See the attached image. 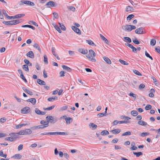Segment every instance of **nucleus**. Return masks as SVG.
Here are the masks:
<instances>
[{"label": "nucleus", "mask_w": 160, "mask_h": 160, "mask_svg": "<svg viewBox=\"0 0 160 160\" xmlns=\"http://www.w3.org/2000/svg\"><path fill=\"white\" fill-rule=\"evenodd\" d=\"M89 54L86 55L87 58L89 59V61L95 62H96V59L93 57L96 56V54L94 52L93 50L91 49L89 51Z\"/></svg>", "instance_id": "obj_1"}, {"label": "nucleus", "mask_w": 160, "mask_h": 160, "mask_svg": "<svg viewBox=\"0 0 160 160\" xmlns=\"http://www.w3.org/2000/svg\"><path fill=\"white\" fill-rule=\"evenodd\" d=\"M47 120L46 123H48V124L49 122L51 123H55L58 120V118L56 117H55L51 116H48L46 117Z\"/></svg>", "instance_id": "obj_2"}, {"label": "nucleus", "mask_w": 160, "mask_h": 160, "mask_svg": "<svg viewBox=\"0 0 160 160\" xmlns=\"http://www.w3.org/2000/svg\"><path fill=\"white\" fill-rule=\"evenodd\" d=\"M19 5H22L25 4L29 6H34L35 4L34 2L30 1L27 0H21L19 2Z\"/></svg>", "instance_id": "obj_3"}, {"label": "nucleus", "mask_w": 160, "mask_h": 160, "mask_svg": "<svg viewBox=\"0 0 160 160\" xmlns=\"http://www.w3.org/2000/svg\"><path fill=\"white\" fill-rule=\"evenodd\" d=\"M31 111L30 108L29 107H25L22 109L21 112L23 114L29 113Z\"/></svg>", "instance_id": "obj_4"}, {"label": "nucleus", "mask_w": 160, "mask_h": 160, "mask_svg": "<svg viewBox=\"0 0 160 160\" xmlns=\"http://www.w3.org/2000/svg\"><path fill=\"white\" fill-rule=\"evenodd\" d=\"M122 29L125 31L129 32L131 31L130 25L126 24L122 26Z\"/></svg>", "instance_id": "obj_5"}, {"label": "nucleus", "mask_w": 160, "mask_h": 160, "mask_svg": "<svg viewBox=\"0 0 160 160\" xmlns=\"http://www.w3.org/2000/svg\"><path fill=\"white\" fill-rule=\"evenodd\" d=\"M144 29V28L141 27L137 29H136L135 32L138 34H143V30Z\"/></svg>", "instance_id": "obj_6"}, {"label": "nucleus", "mask_w": 160, "mask_h": 160, "mask_svg": "<svg viewBox=\"0 0 160 160\" xmlns=\"http://www.w3.org/2000/svg\"><path fill=\"white\" fill-rule=\"evenodd\" d=\"M47 8H50L51 7H54L55 6V3L53 1H50L48 2L46 4Z\"/></svg>", "instance_id": "obj_7"}, {"label": "nucleus", "mask_w": 160, "mask_h": 160, "mask_svg": "<svg viewBox=\"0 0 160 160\" xmlns=\"http://www.w3.org/2000/svg\"><path fill=\"white\" fill-rule=\"evenodd\" d=\"M72 28L73 30L77 34H81V32L79 28H77L76 27L74 26H72Z\"/></svg>", "instance_id": "obj_8"}, {"label": "nucleus", "mask_w": 160, "mask_h": 160, "mask_svg": "<svg viewBox=\"0 0 160 160\" xmlns=\"http://www.w3.org/2000/svg\"><path fill=\"white\" fill-rule=\"evenodd\" d=\"M49 126V124H48V123L45 124V125H39L35 127V129H43L45 128L48 127Z\"/></svg>", "instance_id": "obj_9"}, {"label": "nucleus", "mask_w": 160, "mask_h": 160, "mask_svg": "<svg viewBox=\"0 0 160 160\" xmlns=\"http://www.w3.org/2000/svg\"><path fill=\"white\" fill-rule=\"evenodd\" d=\"M19 134H17V133H11L9 135L12 136V138H13V141L19 138Z\"/></svg>", "instance_id": "obj_10"}, {"label": "nucleus", "mask_w": 160, "mask_h": 160, "mask_svg": "<svg viewBox=\"0 0 160 160\" xmlns=\"http://www.w3.org/2000/svg\"><path fill=\"white\" fill-rule=\"evenodd\" d=\"M22 89L25 92L29 94L31 96L33 95V92L27 89L25 87H22Z\"/></svg>", "instance_id": "obj_11"}, {"label": "nucleus", "mask_w": 160, "mask_h": 160, "mask_svg": "<svg viewBox=\"0 0 160 160\" xmlns=\"http://www.w3.org/2000/svg\"><path fill=\"white\" fill-rule=\"evenodd\" d=\"M27 102H30L33 105H35L36 103V99L34 98H32L26 100Z\"/></svg>", "instance_id": "obj_12"}, {"label": "nucleus", "mask_w": 160, "mask_h": 160, "mask_svg": "<svg viewBox=\"0 0 160 160\" xmlns=\"http://www.w3.org/2000/svg\"><path fill=\"white\" fill-rule=\"evenodd\" d=\"M112 134H117L121 132V130L120 129H114L110 131Z\"/></svg>", "instance_id": "obj_13"}, {"label": "nucleus", "mask_w": 160, "mask_h": 160, "mask_svg": "<svg viewBox=\"0 0 160 160\" xmlns=\"http://www.w3.org/2000/svg\"><path fill=\"white\" fill-rule=\"evenodd\" d=\"M27 56L31 58H34V54L32 51H29L27 54Z\"/></svg>", "instance_id": "obj_14"}, {"label": "nucleus", "mask_w": 160, "mask_h": 160, "mask_svg": "<svg viewBox=\"0 0 160 160\" xmlns=\"http://www.w3.org/2000/svg\"><path fill=\"white\" fill-rule=\"evenodd\" d=\"M78 51L83 54H87L88 52V50L84 48H79L78 50Z\"/></svg>", "instance_id": "obj_15"}, {"label": "nucleus", "mask_w": 160, "mask_h": 160, "mask_svg": "<svg viewBox=\"0 0 160 160\" xmlns=\"http://www.w3.org/2000/svg\"><path fill=\"white\" fill-rule=\"evenodd\" d=\"M22 157V156L19 154H17L12 157V158H14L17 159H20Z\"/></svg>", "instance_id": "obj_16"}, {"label": "nucleus", "mask_w": 160, "mask_h": 160, "mask_svg": "<svg viewBox=\"0 0 160 160\" xmlns=\"http://www.w3.org/2000/svg\"><path fill=\"white\" fill-rule=\"evenodd\" d=\"M37 83L41 85H46V82L43 81L40 79H38L37 80Z\"/></svg>", "instance_id": "obj_17"}, {"label": "nucleus", "mask_w": 160, "mask_h": 160, "mask_svg": "<svg viewBox=\"0 0 160 160\" xmlns=\"http://www.w3.org/2000/svg\"><path fill=\"white\" fill-rule=\"evenodd\" d=\"M62 68L64 70H66L67 72H70L72 71L71 68L65 65H62Z\"/></svg>", "instance_id": "obj_18"}, {"label": "nucleus", "mask_w": 160, "mask_h": 160, "mask_svg": "<svg viewBox=\"0 0 160 160\" xmlns=\"http://www.w3.org/2000/svg\"><path fill=\"white\" fill-rule=\"evenodd\" d=\"M150 91L151 92L149 94V96L151 98L153 97L154 96V93H155V90L153 88L151 89Z\"/></svg>", "instance_id": "obj_19"}, {"label": "nucleus", "mask_w": 160, "mask_h": 160, "mask_svg": "<svg viewBox=\"0 0 160 160\" xmlns=\"http://www.w3.org/2000/svg\"><path fill=\"white\" fill-rule=\"evenodd\" d=\"M100 36L104 42L105 43L108 44L109 42L107 38L101 34H100Z\"/></svg>", "instance_id": "obj_20"}, {"label": "nucleus", "mask_w": 160, "mask_h": 160, "mask_svg": "<svg viewBox=\"0 0 160 160\" xmlns=\"http://www.w3.org/2000/svg\"><path fill=\"white\" fill-rule=\"evenodd\" d=\"M33 47L36 48V49H37L39 51V52L41 53H42V51H41V50L40 48V47L39 45L37 43H35L33 45Z\"/></svg>", "instance_id": "obj_21"}, {"label": "nucleus", "mask_w": 160, "mask_h": 160, "mask_svg": "<svg viewBox=\"0 0 160 160\" xmlns=\"http://www.w3.org/2000/svg\"><path fill=\"white\" fill-rule=\"evenodd\" d=\"M2 23L4 25H6L7 26H10V25H13L12 20L10 21H3L2 22Z\"/></svg>", "instance_id": "obj_22"}, {"label": "nucleus", "mask_w": 160, "mask_h": 160, "mask_svg": "<svg viewBox=\"0 0 160 160\" xmlns=\"http://www.w3.org/2000/svg\"><path fill=\"white\" fill-rule=\"evenodd\" d=\"M134 9L132 7L130 6H128L126 7V10L125 11L126 12H129L131 11H132L134 10Z\"/></svg>", "instance_id": "obj_23"}, {"label": "nucleus", "mask_w": 160, "mask_h": 160, "mask_svg": "<svg viewBox=\"0 0 160 160\" xmlns=\"http://www.w3.org/2000/svg\"><path fill=\"white\" fill-rule=\"evenodd\" d=\"M89 126L90 128H91V127L92 128V129H96L98 127L97 125L94 124L93 123H90Z\"/></svg>", "instance_id": "obj_24"}, {"label": "nucleus", "mask_w": 160, "mask_h": 160, "mask_svg": "<svg viewBox=\"0 0 160 160\" xmlns=\"http://www.w3.org/2000/svg\"><path fill=\"white\" fill-rule=\"evenodd\" d=\"M103 58L104 60L107 62V63L109 64L111 63V62L110 60L108 57L104 56L103 57Z\"/></svg>", "instance_id": "obj_25"}, {"label": "nucleus", "mask_w": 160, "mask_h": 160, "mask_svg": "<svg viewBox=\"0 0 160 160\" xmlns=\"http://www.w3.org/2000/svg\"><path fill=\"white\" fill-rule=\"evenodd\" d=\"M86 42L90 45L92 46H96L95 44L90 39L86 40Z\"/></svg>", "instance_id": "obj_26"}, {"label": "nucleus", "mask_w": 160, "mask_h": 160, "mask_svg": "<svg viewBox=\"0 0 160 160\" xmlns=\"http://www.w3.org/2000/svg\"><path fill=\"white\" fill-rule=\"evenodd\" d=\"M73 121L72 119L70 117L65 118V121L67 124H70Z\"/></svg>", "instance_id": "obj_27"}, {"label": "nucleus", "mask_w": 160, "mask_h": 160, "mask_svg": "<svg viewBox=\"0 0 160 160\" xmlns=\"http://www.w3.org/2000/svg\"><path fill=\"white\" fill-rule=\"evenodd\" d=\"M138 124L143 126H145L147 125V123L143 121H139L138 122Z\"/></svg>", "instance_id": "obj_28"}, {"label": "nucleus", "mask_w": 160, "mask_h": 160, "mask_svg": "<svg viewBox=\"0 0 160 160\" xmlns=\"http://www.w3.org/2000/svg\"><path fill=\"white\" fill-rule=\"evenodd\" d=\"M109 134V132L107 130H103L100 133L101 135L103 136L108 135Z\"/></svg>", "instance_id": "obj_29"}, {"label": "nucleus", "mask_w": 160, "mask_h": 160, "mask_svg": "<svg viewBox=\"0 0 160 160\" xmlns=\"http://www.w3.org/2000/svg\"><path fill=\"white\" fill-rule=\"evenodd\" d=\"M132 40L133 42L136 44H140L141 42L140 41H138L136 38H132Z\"/></svg>", "instance_id": "obj_30"}, {"label": "nucleus", "mask_w": 160, "mask_h": 160, "mask_svg": "<svg viewBox=\"0 0 160 160\" xmlns=\"http://www.w3.org/2000/svg\"><path fill=\"white\" fill-rule=\"evenodd\" d=\"M22 69L25 71L26 72H29V68L28 65H27L24 64L22 66Z\"/></svg>", "instance_id": "obj_31"}, {"label": "nucleus", "mask_w": 160, "mask_h": 160, "mask_svg": "<svg viewBox=\"0 0 160 160\" xmlns=\"http://www.w3.org/2000/svg\"><path fill=\"white\" fill-rule=\"evenodd\" d=\"M123 39H124V41L128 42L129 43H131L132 42L131 39L128 37H124Z\"/></svg>", "instance_id": "obj_32"}, {"label": "nucleus", "mask_w": 160, "mask_h": 160, "mask_svg": "<svg viewBox=\"0 0 160 160\" xmlns=\"http://www.w3.org/2000/svg\"><path fill=\"white\" fill-rule=\"evenodd\" d=\"M133 154L136 156L137 157H139L140 156L142 155L143 154V153L141 152H133Z\"/></svg>", "instance_id": "obj_33"}, {"label": "nucleus", "mask_w": 160, "mask_h": 160, "mask_svg": "<svg viewBox=\"0 0 160 160\" xmlns=\"http://www.w3.org/2000/svg\"><path fill=\"white\" fill-rule=\"evenodd\" d=\"M12 21L13 25H16L21 22V21H20V20L19 19L16 20H12Z\"/></svg>", "instance_id": "obj_34"}, {"label": "nucleus", "mask_w": 160, "mask_h": 160, "mask_svg": "<svg viewBox=\"0 0 160 160\" xmlns=\"http://www.w3.org/2000/svg\"><path fill=\"white\" fill-rule=\"evenodd\" d=\"M28 125V123L20 124L17 125L16 127V128H21V127L23 126Z\"/></svg>", "instance_id": "obj_35"}, {"label": "nucleus", "mask_w": 160, "mask_h": 160, "mask_svg": "<svg viewBox=\"0 0 160 160\" xmlns=\"http://www.w3.org/2000/svg\"><path fill=\"white\" fill-rule=\"evenodd\" d=\"M24 62L26 64L25 65H28L29 66H32V63L30 62L29 60L27 59H24Z\"/></svg>", "instance_id": "obj_36"}, {"label": "nucleus", "mask_w": 160, "mask_h": 160, "mask_svg": "<svg viewBox=\"0 0 160 160\" xmlns=\"http://www.w3.org/2000/svg\"><path fill=\"white\" fill-rule=\"evenodd\" d=\"M58 97L56 96L55 97H50L49 98L48 100L50 102H52L53 100H57Z\"/></svg>", "instance_id": "obj_37"}, {"label": "nucleus", "mask_w": 160, "mask_h": 160, "mask_svg": "<svg viewBox=\"0 0 160 160\" xmlns=\"http://www.w3.org/2000/svg\"><path fill=\"white\" fill-rule=\"evenodd\" d=\"M0 156L4 158H6L7 156V154L6 153H3V151L2 150L0 151Z\"/></svg>", "instance_id": "obj_38"}, {"label": "nucleus", "mask_w": 160, "mask_h": 160, "mask_svg": "<svg viewBox=\"0 0 160 160\" xmlns=\"http://www.w3.org/2000/svg\"><path fill=\"white\" fill-rule=\"evenodd\" d=\"M156 41L154 39H152L150 41V44L152 46H154L156 44Z\"/></svg>", "instance_id": "obj_39"}, {"label": "nucleus", "mask_w": 160, "mask_h": 160, "mask_svg": "<svg viewBox=\"0 0 160 160\" xmlns=\"http://www.w3.org/2000/svg\"><path fill=\"white\" fill-rule=\"evenodd\" d=\"M25 134H30L32 133V131L30 129H26L24 130Z\"/></svg>", "instance_id": "obj_40"}, {"label": "nucleus", "mask_w": 160, "mask_h": 160, "mask_svg": "<svg viewBox=\"0 0 160 160\" xmlns=\"http://www.w3.org/2000/svg\"><path fill=\"white\" fill-rule=\"evenodd\" d=\"M134 17L133 14H131L129 15L127 18V19L128 21H130L131 19Z\"/></svg>", "instance_id": "obj_41"}, {"label": "nucleus", "mask_w": 160, "mask_h": 160, "mask_svg": "<svg viewBox=\"0 0 160 160\" xmlns=\"http://www.w3.org/2000/svg\"><path fill=\"white\" fill-rule=\"evenodd\" d=\"M119 61L121 64H122L124 65H128V63L127 62L121 59H120L119 60Z\"/></svg>", "instance_id": "obj_42"}, {"label": "nucleus", "mask_w": 160, "mask_h": 160, "mask_svg": "<svg viewBox=\"0 0 160 160\" xmlns=\"http://www.w3.org/2000/svg\"><path fill=\"white\" fill-rule=\"evenodd\" d=\"M44 60L43 61L46 64H48V58L47 56L46 55H44Z\"/></svg>", "instance_id": "obj_43"}, {"label": "nucleus", "mask_w": 160, "mask_h": 160, "mask_svg": "<svg viewBox=\"0 0 160 160\" xmlns=\"http://www.w3.org/2000/svg\"><path fill=\"white\" fill-rule=\"evenodd\" d=\"M131 114L132 115L134 116H136L138 115V112L136 111L133 110L131 111Z\"/></svg>", "instance_id": "obj_44"}, {"label": "nucleus", "mask_w": 160, "mask_h": 160, "mask_svg": "<svg viewBox=\"0 0 160 160\" xmlns=\"http://www.w3.org/2000/svg\"><path fill=\"white\" fill-rule=\"evenodd\" d=\"M5 140L6 141L12 142L13 141V138H12V137H7L5 138Z\"/></svg>", "instance_id": "obj_45"}, {"label": "nucleus", "mask_w": 160, "mask_h": 160, "mask_svg": "<svg viewBox=\"0 0 160 160\" xmlns=\"http://www.w3.org/2000/svg\"><path fill=\"white\" fill-rule=\"evenodd\" d=\"M145 56L149 58H150L151 60H153V58L150 56V55H149V54L147 52V51H146L145 52Z\"/></svg>", "instance_id": "obj_46"}, {"label": "nucleus", "mask_w": 160, "mask_h": 160, "mask_svg": "<svg viewBox=\"0 0 160 160\" xmlns=\"http://www.w3.org/2000/svg\"><path fill=\"white\" fill-rule=\"evenodd\" d=\"M54 26L59 32L61 33L62 32V31L61 30L58 25H54Z\"/></svg>", "instance_id": "obj_47"}, {"label": "nucleus", "mask_w": 160, "mask_h": 160, "mask_svg": "<svg viewBox=\"0 0 160 160\" xmlns=\"http://www.w3.org/2000/svg\"><path fill=\"white\" fill-rule=\"evenodd\" d=\"M133 72L136 75L138 76H142V74L138 71L136 70H133Z\"/></svg>", "instance_id": "obj_48"}, {"label": "nucleus", "mask_w": 160, "mask_h": 160, "mask_svg": "<svg viewBox=\"0 0 160 160\" xmlns=\"http://www.w3.org/2000/svg\"><path fill=\"white\" fill-rule=\"evenodd\" d=\"M131 135V132L130 131L126 132L122 134V136H130Z\"/></svg>", "instance_id": "obj_49"}, {"label": "nucleus", "mask_w": 160, "mask_h": 160, "mask_svg": "<svg viewBox=\"0 0 160 160\" xmlns=\"http://www.w3.org/2000/svg\"><path fill=\"white\" fill-rule=\"evenodd\" d=\"M55 105H52L51 107H48L46 108L45 110H50L54 108Z\"/></svg>", "instance_id": "obj_50"}, {"label": "nucleus", "mask_w": 160, "mask_h": 160, "mask_svg": "<svg viewBox=\"0 0 160 160\" xmlns=\"http://www.w3.org/2000/svg\"><path fill=\"white\" fill-rule=\"evenodd\" d=\"M129 95L134 98L135 99L137 98L136 95L133 93L132 92H130L129 94Z\"/></svg>", "instance_id": "obj_51"}, {"label": "nucleus", "mask_w": 160, "mask_h": 160, "mask_svg": "<svg viewBox=\"0 0 160 160\" xmlns=\"http://www.w3.org/2000/svg\"><path fill=\"white\" fill-rule=\"evenodd\" d=\"M130 122L128 121H118L119 124H121L122 123H127Z\"/></svg>", "instance_id": "obj_52"}, {"label": "nucleus", "mask_w": 160, "mask_h": 160, "mask_svg": "<svg viewBox=\"0 0 160 160\" xmlns=\"http://www.w3.org/2000/svg\"><path fill=\"white\" fill-rule=\"evenodd\" d=\"M28 23L30 24H32L33 25H34L36 26H38V24L36 22H34L33 21H30Z\"/></svg>", "instance_id": "obj_53"}, {"label": "nucleus", "mask_w": 160, "mask_h": 160, "mask_svg": "<svg viewBox=\"0 0 160 160\" xmlns=\"http://www.w3.org/2000/svg\"><path fill=\"white\" fill-rule=\"evenodd\" d=\"M2 12L3 14L5 16V17L7 18L8 15L7 14L6 11L4 9H3L2 10Z\"/></svg>", "instance_id": "obj_54"}, {"label": "nucleus", "mask_w": 160, "mask_h": 160, "mask_svg": "<svg viewBox=\"0 0 160 160\" xmlns=\"http://www.w3.org/2000/svg\"><path fill=\"white\" fill-rule=\"evenodd\" d=\"M152 107L151 105L150 104H148L146 106L145 109L146 110H148L152 108Z\"/></svg>", "instance_id": "obj_55"}, {"label": "nucleus", "mask_w": 160, "mask_h": 160, "mask_svg": "<svg viewBox=\"0 0 160 160\" xmlns=\"http://www.w3.org/2000/svg\"><path fill=\"white\" fill-rule=\"evenodd\" d=\"M17 134L20 135H25L24 130L20 131V132H17Z\"/></svg>", "instance_id": "obj_56"}, {"label": "nucleus", "mask_w": 160, "mask_h": 160, "mask_svg": "<svg viewBox=\"0 0 160 160\" xmlns=\"http://www.w3.org/2000/svg\"><path fill=\"white\" fill-rule=\"evenodd\" d=\"M68 107H69V108L70 107V106H63L61 108V110L62 111L65 110L68 108Z\"/></svg>", "instance_id": "obj_57"}, {"label": "nucleus", "mask_w": 160, "mask_h": 160, "mask_svg": "<svg viewBox=\"0 0 160 160\" xmlns=\"http://www.w3.org/2000/svg\"><path fill=\"white\" fill-rule=\"evenodd\" d=\"M145 85L144 84L142 83L140 84L139 87V89L140 90H142L145 87Z\"/></svg>", "instance_id": "obj_58"}, {"label": "nucleus", "mask_w": 160, "mask_h": 160, "mask_svg": "<svg viewBox=\"0 0 160 160\" xmlns=\"http://www.w3.org/2000/svg\"><path fill=\"white\" fill-rule=\"evenodd\" d=\"M53 17L56 19H58V15L57 13L56 12H54L52 13Z\"/></svg>", "instance_id": "obj_59"}, {"label": "nucleus", "mask_w": 160, "mask_h": 160, "mask_svg": "<svg viewBox=\"0 0 160 160\" xmlns=\"http://www.w3.org/2000/svg\"><path fill=\"white\" fill-rule=\"evenodd\" d=\"M25 16V14H17V17L18 18H19Z\"/></svg>", "instance_id": "obj_60"}, {"label": "nucleus", "mask_w": 160, "mask_h": 160, "mask_svg": "<svg viewBox=\"0 0 160 160\" xmlns=\"http://www.w3.org/2000/svg\"><path fill=\"white\" fill-rule=\"evenodd\" d=\"M149 133L148 132H142L141 134V136L142 137H144L145 136H147L149 134Z\"/></svg>", "instance_id": "obj_61"}, {"label": "nucleus", "mask_w": 160, "mask_h": 160, "mask_svg": "<svg viewBox=\"0 0 160 160\" xmlns=\"http://www.w3.org/2000/svg\"><path fill=\"white\" fill-rule=\"evenodd\" d=\"M35 112L38 115H40V113H41V111L38 109V108H35Z\"/></svg>", "instance_id": "obj_62"}, {"label": "nucleus", "mask_w": 160, "mask_h": 160, "mask_svg": "<svg viewBox=\"0 0 160 160\" xmlns=\"http://www.w3.org/2000/svg\"><path fill=\"white\" fill-rule=\"evenodd\" d=\"M155 50L158 53L160 54V48L159 46L156 47L155 48Z\"/></svg>", "instance_id": "obj_63"}, {"label": "nucleus", "mask_w": 160, "mask_h": 160, "mask_svg": "<svg viewBox=\"0 0 160 160\" xmlns=\"http://www.w3.org/2000/svg\"><path fill=\"white\" fill-rule=\"evenodd\" d=\"M64 157L65 158L67 159L68 160L69 158V155L66 153H64Z\"/></svg>", "instance_id": "obj_64"}]
</instances>
